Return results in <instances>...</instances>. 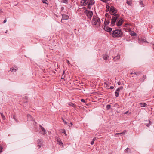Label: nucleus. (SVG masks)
I'll list each match as a JSON object with an SVG mask.
<instances>
[{
	"instance_id": "f257e3e1",
	"label": "nucleus",
	"mask_w": 154,
	"mask_h": 154,
	"mask_svg": "<svg viewBox=\"0 0 154 154\" xmlns=\"http://www.w3.org/2000/svg\"><path fill=\"white\" fill-rule=\"evenodd\" d=\"M100 20L99 17L95 16H94L92 21V23L93 25L95 26H100Z\"/></svg>"
},
{
	"instance_id": "f03ea898",
	"label": "nucleus",
	"mask_w": 154,
	"mask_h": 154,
	"mask_svg": "<svg viewBox=\"0 0 154 154\" xmlns=\"http://www.w3.org/2000/svg\"><path fill=\"white\" fill-rule=\"evenodd\" d=\"M112 36L113 37H120L122 34L121 30L116 29L113 31Z\"/></svg>"
},
{
	"instance_id": "7ed1b4c3",
	"label": "nucleus",
	"mask_w": 154,
	"mask_h": 154,
	"mask_svg": "<svg viewBox=\"0 0 154 154\" xmlns=\"http://www.w3.org/2000/svg\"><path fill=\"white\" fill-rule=\"evenodd\" d=\"M119 17V15L118 14H116L112 16L111 21L112 26H114L115 24L116 21Z\"/></svg>"
},
{
	"instance_id": "20e7f679",
	"label": "nucleus",
	"mask_w": 154,
	"mask_h": 154,
	"mask_svg": "<svg viewBox=\"0 0 154 154\" xmlns=\"http://www.w3.org/2000/svg\"><path fill=\"white\" fill-rule=\"evenodd\" d=\"M117 11L116 8L114 6H112L110 7V13L111 15H115L114 14L117 13Z\"/></svg>"
},
{
	"instance_id": "39448f33",
	"label": "nucleus",
	"mask_w": 154,
	"mask_h": 154,
	"mask_svg": "<svg viewBox=\"0 0 154 154\" xmlns=\"http://www.w3.org/2000/svg\"><path fill=\"white\" fill-rule=\"evenodd\" d=\"M85 13L88 18L90 19H91L93 14V12L92 11L88 10H86L85 11Z\"/></svg>"
},
{
	"instance_id": "423d86ee",
	"label": "nucleus",
	"mask_w": 154,
	"mask_h": 154,
	"mask_svg": "<svg viewBox=\"0 0 154 154\" xmlns=\"http://www.w3.org/2000/svg\"><path fill=\"white\" fill-rule=\"evenodd\" d=\"M89 0H82L81 2V5L82 6H85L88 3Z\"/></svg>"
},
{
	"instance_id": "0eeeda50",
	"label": "nucleus",
	"mask_w": 154,
	"mask_h": 154,
	"mask_svg": "<svg viewBox=\"0 0 154 154\" xmlns=\"http://www.w3.org/2000/svg\"><path fill=\"white\" fill-rule=\"evenodd\" d=\"M88 8L89 9L91 7L90 6V5H92L94 4V0H90L88 2Z\"/></svg>"
},
{
	"instance_id": "6e6552de",
	"label": "nucleus",
	"mask_w": 154,
	"mask_h": 154,
	"mask_svg": "<svg viewBox=\"0 0 154 154\" xmlns=\"http://www.w3.org/2000/svg\"><path fill=\"white\" fill-rule=\"evenodd\" d=\"M104 29L107 32H110L112 30V28H110L108 26H104Z\"/></svg>"
},
{
	"instance_id": "1a4fd4ad",
	"label": "nucleus",
	"mask_w": 154,
	"mask_h": 154,
	"mask_svg": "<svg viewBox=\"0 0 154 154\" xmlns=\"http://www.w3.org/2000/svg\"><path fill=\"white\" fill-rule=\"evenodd\" d=\"M123 21L122 19H120L117 22L116 24L117 26H119L122 25L123 23Z\"/></svg>"
},
{
	"instance_id": "9d476101",
	"label": "nucleus",
	"mask_w": 154,
	"mask_h": 154,
	"mask_svg": "<svg viewBox=\"0 0 154 154\" xmlns=\"http://www.w3.org/2000/svg\"><path fill=\"white\" fill-rule=\"evenodd\" d=\"M69 16L66 14H63L62 15V19L61 20V22H62L63 20H67L69 18Z\"/></svg>"
},
{
	"instance_id": "9b49d317",
	"label": "nucleus",
	"mask_w": 154,
	"mask_h": 154,
	"mask_svg": "<svg viewBox=\"0 0 154 154\" xmlns=\"http://www.w3.org/2000/svg\"><path fill=\"white\" fill-rule=\"evenodd\" d=\"M120 56L119 54H118L116 56L114 57L113 58V60L115 62H116L120 59Z\"/></svg>"
},
{
	"instance_id": "f8f14e48",
	"label": "nucleus",
	"mask_w": 154,
	"mask_h": 154,
	"mask_svg": "<svg viewBox=\"0 0 154 154\" xmlns=\"http://www.w3.org/2000/svg\"><path fill=\"white\" fill-rule=\"evenodd\" d=\"M139 104L141 107H146L147 106V104L145 103H140Z\"/></svg>"
},
{
	"instance_id": "ddd939ff",
	"label": "nucleus",
	"mask_w": 154,
	"mask_h": 154,
	"mask_svg": "<svg viewBox=\"0 0 154 154\" xmlns=\"http://www.w3.org/2000/svg\"><path fill=\"white\" fill-rule=\"evenodd\" d=\"M127 133V131L126 130H124L123 131L122 133H116V135H121V134H125Z\"/></svg>"
},
{
	"instance_id": "4468645a",
	"label": "nucleus",
	"mask_w": 154,
	"mask_h": 154,
	"mask_svg": "<svg viewBox=\"0 0 154 154\" xmlns=\"http://www.w3.org/2000/svg\"><path fill=\"white\" fill-rule=\"evenodd\" d=\"M146 75H143V77L142 78H140L139 79L140 81L141 82H143L144 80L146 79Z\"/></svg>"
},
{
	"instance_id": "2eb2a0df",
	"label": "nucleus",
	"mask_w": 154,
	"mask_h": 154,
	"mask_svg": "<svg viewBox=\"0 0 154 154\" xmlns=\"http://www.w3.org/2000/svg\"><path fill=\"white\" fill-rule=\"evenodd\" d=\"M27 117L28 119H29V120H32V116H31V115H30L29 114H28L27 115Z\"/></svg>"
},
{
	"instance_id": "dca6fc26",
	"label": "nucleus",
	"mask_w": 154,
	"mask_h": 154,
	"mask_svg": "<svg viewBox=\"0 0 154 154\" xmlns=\"http://www.w3.org/2000/svg\"><path fill=\"white\" fill-rule=\"evenodd\" d=\"M58 140H57V143L60 145H62V146L63 147V143L61 142V140L60 139Z\"/></svg>"
},
{
	"instance_id": "f3484780",
	"label": "nucleus",
	"mask_w": 154,
	"mask_h": 154,
	"mask_svg": "<svg viewBox=\"0 0 154 154\" xmlns=\"http://www.w3.org/2000/svg\"><path fill=\"white\" fill-rule=\"evenodd\" d=\"M110 23V21L109 20H108L106 21L105 20L104 22V26H106V25H107L109 24Z\"/></svg>"
},
{
	"instance_id": "a211bd4d",
	"label": "nucleus",
	"mask_w": 154,
	"mask_h": 154,
	"mask_svg": "<svg viewBox=\"0 0 154 154\" xmlns=\"http://www.w3.org/2000/svg\"><path fill=\"white\" fill-rule=\"evenodd\" d=\"M108 57L109 56L107 54H105L103 57V58L104 60H107Z\"/></svg>"
},
{
	"instance_id": "6ab92c4d",
	"label": "nucleus",
	"mask_w": 154,
	"mask_h": 154,
	"mask_svg": "<svg viewBox=\"0 0 154 154\" xmlns=\"http://www.w3.org/2000/svg\"><path fill=\"white\" fill-rule=\"evenodd\" d=\"M123 88V87L122 86L118 88L117 89L116 91L118 92H119L120 90H122Z\"/></svg>"
},
{
	"instance_id": "aec40b11",
	"label": "nucleus",
	"mask_w": 154,
	"mask_h": 154,
	"mask_svg": "<svg viewBox=\"0 0 154 154\" xmlns=\"http://www.w3.org/2000/svg\"><path fill=\"white\" fill-rule=\"evenodd\" d=\"M38 144H41L42 143V140L41 139H39L38 141Z\"/></svg>"
},
{
	"instance_id": "412c9836",
	"label": "nucleus",
	"mask_w": 154,
	"mask_h": 154,
	"mask_svg": "<svg viewBox=\"0 0 154 154\" xmlns=\"http://www.w3.org/2000/svg\"><path fill=\"white\" fill-rule=\"evenodd\" d=\"M104 85L105 86V85L106 86V88H107V89H109V88H108V87H109L108 83H107L106 82H105L104 83Z\"/></svg>"
},
{
	"instance_id": "4be33fe9",
	"label": "nucleus",
	"mask_w": 154,
	"mask_h": 154,
	"mask_svg": "<svg viewBox=\"0 0 154 154\" xmlns=\"http://www.w3.org/2000/svg\"><path fill=\"white\" fill-rule=\"evenodd\" d=\"M69 105L73 107H75V105L72 103H69Z\"/></svg>"
},
{
	"instance_id": "5701e85b",
	"label": "nucleus",
	"mask_w": 154,
	"mask_h": 154,
	"mask_svg": "<svg viewBox=\"0 0 154 154\" xmlns=\"http://www.w3.org/2000/svg\"><path fill=\"white\" fill-rule=\"evenodd\" d=\"M0 114L1 115L2 118L4 120H5V116L2 113H0Z\"/></svg>"
},
{
	"instance_id": "b1692460",
	"label": "nucleus",
	"mask_w": 154,
	"mask_h": 154,
	"mask_svg": "<svg viewBox=\"0 0 154 154\" xmlns=\"http://www.w3.org/2000/svg\"><path fill=\"white\" fill-rule=\"evenodd\" d=\"M125 151L126 153H128V152H130V149L128 148H127L125 149Z\"/></svg>"
},
{
	"instance_id": "393cba45",
	"label": "nucleus",
	"mask_w": 154,
	"mask_h": 154,
	"mask_svg": "<svg viewBox=\"0 0 154 154\" xmlns=\"http://www.w3.org/2000/svg\"><path fill=\"white\" fill-rule=\"evenodd\" d=\"M152 123L149 120V123L148 124H146V125L147 127H149L150 126V125H151Z\"/></svg>"
},
{
	"instance_id": "a878e982",
	"label": "nucleus",
	"mask_w": 154,
	"mask_h": 154,
	"mask_svg": "<svg viewBox=\"0 0 154 154\" xmlns=\"http://www.w3.org/2000/svg\"><path fill=\"white\" fill-rule=\"evenodd\" d=\"M96 139V137H94L93 138L91 142V145H92L93 144L94 142V141Z\"/></svg>"
},
{
	"instance_id": "bb28decb",
	"label": "nucleus",
	"mask_w": 154,
	"mask_h": 154,
	"mask_svg": "<svg viewBox=\"0 0 154 154\" xmlns=\"http://www.w3.org/2000/svg\"><path fill=\"white\" fill-rule=\"evenodd\" d=\"M127 3L129 5H131L132 4V1H127Z\"/></svg>"
},
{
	"instance_id": "cd10ccee",
	"label": "nucleus",
	"mask_w": 154,
	"mask_h": 154,
	"mask_svg": "<svg viewBox=\"0 0 154 154\" xmlns=\"http://www.w3.org/2000/svg\"><path fill=\"white\" fill-rule=\"evenodd\" d=\"M131 35L132 36H135L136 35V33L134 32H133L131 33Z\"/></svg>"
},
{
	"instance_id": "c85d7f7f",
	"label": "nucleus",
	"mask_w": 154,
	"mask_h": 154,
	"mask_svg": "<svg viewBox=\"0 0 154 154\" xmlns=\"http://www.w3.org/2000/svg\"><path fill=\"white\" fill-rule=\"evenodd\" d=\"M110 8V7L109 6H106V11H108L109 10V8Z\"/></svg>"
},
{
	"instance_id": "c756f323",
	"label": "nucleus",
	"mask_w": 154,
	"mask_h": 154,
	"mask_svg": "<svg viewBox=\"0 0 154 154\" xmlns=\"http://www.w3.org/2000/svg\"><path fill=\"white\" fill-rule=\"evenodd\" d=\"M111 108V105L109 104L107 105L106 106V109L107 110Z\"/></svg>"
},
{
	"instance_id": "7c9ffc66",
	"label": "nucleus",
	"mask_w": 154,
	"mask_h": 154,
	"mask_svg": "<svg viewBox=\"0 0 154 154\" xmlns=\"http://www.w3.org/2000/svg\"><path fill=\"white\" fill-rule=\"evenodd\" d=\"M62 2L66 4H67L68 3V0H62Z\"/></svg>"
},
{
	"instance_id": "2f4dec72",
	"label": "nucleus",
	"mask_w": 154,
	"mask_h": 154,
	"mask_svg": "<svg viewBox=\"0 0 154 154\" xmlns=\"http://www.w3.org/2000/svg\"><path fill=\"white\" fill-rule=\"evenodd\" d=\"M115 95L116 97H118L119 96V92L117 91L115 93Z\"/></svg>"
},
{
	"instance_id": "473e14b6",
	"label": "nucleus",
	"mask_w": 154,
	"mask_h": 154,
	"mask_svg": "<svg viewBox=\"0 0 154 154\" xmlns=\"http://www.w3.org/2000/svg\"><path fill=\"white\" fill-rule=\"evenodd\" d=\"M134 74L137 75H139L140 74V72H134Z\"/></svg>"
},
{
	"instance_id": "72a5a7b5",
	"label": "nucleus",
	"mask_w": 154,
	"mask_h": 154,
	"mask_svg": "<svg viewBox=\"0 0 154 154\" xmlns=\"http://www.w3.org/2000/svg\"><path fill=\"white\" fill-rule=\"evenodd\" d=\"M13 68L14 69V72H16V71L17 70V68L16 66H14L13 67Z\"/></svg>"
},
{
	"instance_id": "f704fd0d",
	"label": "nucleus",
	"mask_w": 154,
	"mask_h": 154,
	"mask_svg": "<svg viewBox=\"0 0 154 154\" xmlns=\"http://www.w3.org/2000/svg\"><path fill=\"white\" fill-rule=\"evenodd\" d=\"M62 130L63 131L62 132V133H64L65 134V136H66L67 134H66L65 130V129H62Z\"/></svg>"
},
{
	"instance_id": "c9c22d12",
	"label": "nucleus",
	"mask_w": 154,
	"mask_h": 154,
	"mask_svg": "<svg viewBox=\"0 0 154 154\" xmlns=\"http://www.w3.org/2000/svg\"><path fill=\"white\" fill-rule=\"evenodd\" d=\"M61 119L62 120V121H63V122H64L65 124H67V122L66 121L64 120L63 118H62Z\"/></svg>"
},
{
	"instance_id": "e433bc0d",
	"label": "nucleus",
	"mask_w": 154,
	"mask_h": 154,
	"mask_svg": "<svg viewBox=\"0 0 154 154\" xmlns=\"http://www.w3.org/2000/svg\"><path fill=\"white\" fill-rule=\"evenodd\" d=\"M42 1L43 3L47 4L46 2L47 1V0H42Z\"/></svg>"
},
{
	"instance_id": "4c0bfd02",
	"label": "nucleus",
	"mask_w": 154,
	"mask_h": 154,
	"mask_svg": "<svg viewBox=\"0 0 154 154\" xmlns=\"http://www.w3.org/2000/svg\"><path fill=\"white\" fill-rule=\"evenodd\" d=\"M140 5H142V7H144V5L143 3V1H141L140 2Z\"/></svg>"
},
{
	"instance_id": "58836bf2",
	"label": "nucleus",
	"mask_w": 154,
	"mask_h": 154,
	"mask_svg": "<svg viewBox=\"0 0 154 154\" xmlns=\"http://www.w3.org/2000/svg\"><path fill=\"white\" fill-rule=\"evenodd\" d=\"M10 70L11 72H14V68H13V67H12V68H11L10 69Z\"/></svg>"
},
{
	"instance_id": "ea45409f",
	"label": "nucleus",
	"mask_w": 154,
	"mask_h": 154,
	"mask_svg": "<svg viewBox=\"0 0 154 154\" xmlns=\"http://www.w3.org/2000/svg\"><path fill=\"white\" fill-rule=\"evenodd\" d=\"M119 106V105H118V103H116L114 105V107H118Z\"/></svg>"
},
{
	"instance_id": "a19ab883",
	"label": "nucleus",
	"mask_w": 154,
	"mask_h": 154,
	"mask_svg": "<svg viewBox=\"0 0 154 154\" xmlns=\"http://www.w3.org/2000/svg\"><path fill=\"white\" fill-rule=\"evenodd\" d=\"M43 132L44 133H43L42 134L43 135H45L47 133L46 131H44Z\"/></svg>"
},
{
	"instance_id": "79ce46f5",
	"label": "nucleus",
	"mask_w": 154,
	"mask_h": 154,
	"mask_svg": "<svg viewBox=\"0 0 154 154\" xmlns=\"http://www.w3.org/2000/svg\"><path fill=\"white\" fill-rule=\"evenodd\" d=\"M55 140H57H57H58L59 139H60V138H58V137H55Z\"/></svg>"
},
{
	"instance_id": "37998d69",
	"label": "nucleus",
	"mask_w": 154,
	"mask_h": 154,
	"mask_svg": "<svg viewBox=\"0 0 154 154\" xmlns=\"http://www.w3.org/2000/svg\"><path fill=\"white\" fill-rule=\"evenodd\" d=\"M38 148H40L41 147V144H38Z\"/></svg>"
},
{
	"instance_id": "c03bdc74",
	"label": "nucleus",
	"mask_w": 154,
	"mask_h": 154,
	"mask_svg": "<svg viewBox=\"0 0 154 154\" xmlns=\"http://www.w3.org/2000/svg\"><path fill=\"white\" fill-rule=\"evenodd\" d=\"M41 129L42 130L44 131H46V130H45V129L44 128V127H42V129Z\"/></svg>"
},
{
	"instance_id": "a18cd8bd",
	"label": "nucleus",
	"mask_w": 154,
	"mask_h": 154,
	"mask_svg": "<svg viewBox=\"0 0 154 154\" xmlns=\"http://www.w3.org/2000/svg\"><path fill=\"white\" fill-rule=\"evenodd\" d=\"M2 147L0 146V153L2 152Z\"/></svg>"
},
{
	"instance_id": "49530a36",
	"label": "nucleus",
	"mask_w": 154,
	"mask_h": 154,
	"mask_svg": "<svg viewBox=\"0 0 154 154\" xmlns=\"http://www.w3.org/2000/svg\"><path fill=\"white\" fill-rule=\"evenodd\" d=\"M81 100L82 102H84V103H85V100L84 99H82Z\"/></svg>"
},
{
	"instance_id": "de8ad7c7",
	"label": "nucleus",
	"mask_w": 154,
	"mask_h": 154,
	"mask_svg": "<svg viewBox=\"0 0 154 154\" xmlns=\"http://www.w3.org/2000/svg\"><path fill=\"white\" fill-rule=\"evenodd\" d=\"M109 89H112L114 88V87L113 86H111L109 88Z\"/></svg>"
},
{
	"instance_id": "09e8293b",
	"label": "nucleus",
	"mask_w": 154,
	"mask_h": 154,
	"mask_svg": "<svg viewBox=\"0 0 154 154\" xmlns=\"http://www.w3.org/2000/svg\"><path fill=\"white\" fill-rule=\"evenodd\" d=\"M65 72V71H64V70L63 71V75L62 76V79H63V75L64 74Z\"/></svg>"
},
{
	"instance_id": "8fccbe9b",
	"label": "nucleus",
	"mask_w": 154,
	"mask_h": 154,
	"mask_svg": "<svg viewBox=\"0 0 154 154\" xmlns=\"http://www.w3.org/2000/svg\"><path fill=\"white\" fill-rule=\"evenodd\" d=\"M67 62L69 65L70 64V63L69 62V61L68 60H67Z\"/></svg>"
},
{
	"instance_id": "3c124183",
	"label": "nucleus",
	"mask_w": 154,
	"mask_h": 154,
	"mask_svg": "<svg viewBox=\"0 0 154 154\" xmlns=\"http://www.w3.org/2000/svg\"><path fill=\"white\" fill-rule=\"evenodd\" d=\"M7 21V20H6V19H5V20H4V21H3V23H5Z\"/></svg>"
},
{
	"instance_id": "603ef678",
	"label": "nucleus",
	"mask_w": 154,
	"mask_h": 154,
	"mask_svg": "<svg viewBox=\"0 0 154 154\" xmlns=\"http://www.w3.org/2000/svg\"><path fill=\"white\" fill-rule=\"evenodd\" d=\"M118 84L119 85H121V82H120L119 81L118 82Z\"/></svg>"
},
{
	"instance_id": "864d4df0",
	"label": "nucleus",
	"mask_w": 154,
	"mask_h": 154,
	"mask_svg": "<svg viewBox=\"0 0 154 154\" xmlns=\"http://www.w3.org/2000/svg\"><path fill=\"white\" fill-rule=\"evenodd\" d=\"M134 74V72H132L131 73H130V74L131 75L132 74Z\"/></svg>"
},
{
	"instance_id": "5fc2aeb1",
	"label": "nucleus",
	"mask_w": 154,
	"mask_h": 154,
	"mask_svg": "<svg viewBox=\"0 0 154 154\" xmlns=\"http://www.w3.org/2000/svg\"><path fill=\"white\" fill-rule=\"evenodd\" d=\"M128 111H126V112L125 113V114H127L128 113Z\"/></svg>"
},
{
	"instance_id": "6e6d98bb",
	"label": "nucleus",
	"mask_w": 154,
	"mask_h": 154,
	"mask_svg": "<svg viewBox=\"0 0 154 154\" xmlns=\"http://www.w3.org/2000/svg\"><path fill=\"white\" fill-rule=\"evenodd\" d=\"M39 126H40V127L41 128V129H42V127H42V126H41V125H39Z\"/></svg>"
},
{
	"instance_id": "4d7b16f0",
	"label": "nucleus",
	"mask_w": 154,
	"mask_h": 154,
	"mask_svg": "<svg viewBox=\"0 0 154 154\" xmlns=\"http://www.w3.org/2000/svg\"><path fill=\"white\" fill-rule=\"evenodd\" d=\"M14 119L15 120V121H16L17 122V119L16 118H14Z\"/></svg>"
},
{
	"instance_id": "13d9d810",
	"label": "nucleus",
	"mask_w": 154,
	"mask_h": 154,
	"mask_svg": "<svg viewBox=\"0 0 154 154\" xmlns=\"http://www.w3.org/2000/svg\"><path fill=\"white\" fill-rule=\"evenodd\" d=\"M63 9H64V8H63V7H62V8H61V9H62V10H63Z\"/></svg>"
},
{
	"instance_id": "bf43d9fd",
	"label": "nucleus",
	"mask_w": 154,
	"mask_h": 154,
	"mask_svg": "<svg viewBox=\"0 0 154 154\" xmlns=\"http://www.w3.org/2000/svg\"><path fill=\"white\" fill-rule=\"evenodd\" d=\"M70 124H71V125H73V124H72V122L70 123Z\"/></svg>"
},
{
	"instance_id": "052dcab7",
	"label": "nucleus",
	"mask_w": 154,
	"mask_h": 154,
	"mask_svg": "<svg viewBox=\"0 0 154 154\" xmlns=\"http://www.w3.org/2000/svg\"><path fill=\"white\" fill-rule=\"evenodd\" d=\"M142 42H144L143 41V39H142Z\"/></svg>"
},
{
	"instance_id": "680f3d73",
	"label": "nucleus",
	"mask_w": 154,
	"mask_h": 154,
	"mask_svg": "<svg viewBox=\"0 0 154 154\" xmlns=\"http://www.w3.org/2000/svg\"><path fill=\"white\" fill-rule=\"evenodd\" d=\"M153 5H154V1L153 2Z\"/></svg>"
},
{
	"instance_id": "e2e57ef3",
	"label": "nucleus",
	"mask_w": 154,
	"mask_h": 154,
	"mask_svg": "<svg viewBox=\"0 0 154 154\" xmlns=\"http://www.w3.org/2000/svg\"><path fill=\"white\" fill-rule=\"evenodd\" d=\"M7 32V31H6V32H5V33H6Z\"/></svg>"
},
{
	"instance_id": "0e129e2a",
	"label": "nucleus",
	"mask_w": 154,
	"mask_h": 154,
	"mask_svg": "<svg viewBox=\"0 0 154 154\" xmlns=\"http://www.w3.org/2000/svg\"><path fill=\"white\" fill-rule=\"evenodd\" d=\"M13 117H14V118H15V117L14 116Z\"/></svg>"
},
{
	"instance_id": "69168bd1",
	"label": "nucleus",
	"mask_w": 154,
	"mask_h": 154,
	"mask_svg": "<svg viewBox=\"0 0 154 154\" xmlns=\"http://www.w3.org/2000/svg\"><path fill=\"white\" fill-rule=\"evenodd\" d=\"M146 42V43H148V42Z\"/></svg>"
},
{
	"instance_id": "338daca9",
	"label": "nucleus",
	"mask_w": 154,
	"mask_h": 154,
	"mask_svg": "<svg viewBox=\"0 0 154 154\" xmlns=\"http://www.w3.org/2000/svg\"><path fill=\"white\" fill-rule=\"evenodd\" d=\"M153 97L154 98V96Z\"/></svg>"
}]
</instances>
